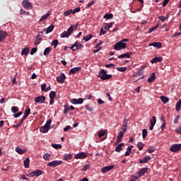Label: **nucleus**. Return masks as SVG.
<instances>
[{
	"label": "nucleus",
	"mask_w": 181,
	"mask_h": 181,
	"mask_svg": "<svg viewBox=\"0 0 181 181\" xmlns=\"http://www.w3.org/2000/svg\"><path fill=\"white\" fill-rule=\"evenodd\" d=\"M112 77V75L111 74H107L106 71L104 69H101L99 72V78H100L101 80H109Z\"/></svg>",
	"instance_id": "f257e3e1"
},
{
	"label": "nucleus",
	"mask_w": 181,
	"mask_h": 181,
	"mask_svg": "<svg viewBox=\"0 0 181 181\" xmlns=\"http://www.w3.org/2000/svg\"><path fill=\"white\" fill-rule=\"evenodd\" d=\"M74 32V25L70 26L68 28V31H64L63 33L60 35L61 38L69 37Z\"/></svg>",
	"instance_id": "f03ea898"
},
{
	"label": "nucleus",
	"mask_w": 181,
	"mask_h": 181,
	"mask_svg": "<svg viewBox=\"0 0 181 181\" xmlns=\"http://www.w3.org/2000/svg\"><path fill=\"white\" fill-rule=\"evenodd\" d=\"M127 44L124 42H117L113 45V49L116 51L122 50L126 48Z\"/></svg>",
	"instance_id": "7ed1b4c3"
},
{
	"label": "nucleus",
	"mask_w": 181,
	"mask_h": 181,
	"mask_svg": "<svg viewBox=\"0 0 181 181\" xmlns=\"http://www.w3.org/2000/svg\"><path fill=\"white\" fill-rule=\"evenodd\" d=\"M41 175H42V171L37 170H35V171L29 173V174L26 175V176L30 177H33L34 176L39 177Z\"/></svg>",
	"instance_id": "20e7f679"
},
{
	"label": "nucleus",
	"mask_w": 181,
	"mask_h": 181,
	"mask_svg": "<svg viewBox=\"0 0 181 181\" xmlns=\"http://www.w3.org/2000/svg\"><path fill=\"white\" fill-rule=\"evenodd\" d=\"M59 165H62V160H53L52 162L48 163V164H47V166L56 168Z\"/></svg>",
	"instance_id": "39448f33"
},
{
	"label": "nucleus",
	"mask_w": 181,
	"mask_h": 181,
	"mask_svg": "<svg viewBox=\"0 0 181 181\" xmlns=\"http://www.w3.org/2000/svg\"><path fill=\"white\" fill-rule=\"evenodd\" d=\"M45 100H46V98L43 95H41L35 98L34 102L35 103L43 104Z\"/></svg>",
	"instance_id": "423d86ee"
},
{
	"label": "nucleus",
	"mask_w": 181,
	"mask_h": 181,
	"mask_svg": "<svg viewBox=\"0 0 181 181\" xmlns=\"http://www.w3.org/2000/svg\"><path fill=\"white\" fill-rule=\"evenodd\" d=\"M180 150H181V144H174L170 148V151L173 153H176Z\"/></svg>",
	"instance_id": "0eeeda50"
},
{
	"label": "nucleus",
	"mask_w": 181,
	"mask_h": 181,
	"mask_svg": "<svg viewBox=\"0 0 181 181\" xmlns=\"http://www.w3.org/2000/svg\"><path fill=\"white\" fill-rule=\"evenodd\" d=\"M83 47L81 43H78V42H75L71 47H70V49H71L74 52H76V50L80 49L81 47Z\"/></svg>",
	"instance_id": "6e6552de"
},
{
	"label": "nucleus",
	"mask_w": 181,
	"mask_h": 181,
	"mask_svg": "<svg viewBox=\"0 0 181 181\" xmlns=\"http://www.w3.org/2000/svg\"><path fill=\"white\" fill-rule=\"evenodd\" d=\"M66 78L64 73L60 74L59 76L57 77V82L59 83H64V80Z\"/></svg>",
	"instance_id": "1a4fd4ad"
},
{
	"label": "nucleus",
	"mask_w": 181,
	"mask_h": 181,
	"mask_svg": "<svg viewBox=\"0 0 181 181\" xmlns=\"http://www.w3.org/2000/svg\"><path fill=\"white\" fill-rule=\"evenodd\" d=\"M71 103L74 105H81L83 103V99L82 98H80L78 99L73 98L71 100Z\"/></svg>",
	"instance_id": "9d476101"
},
{
	"label": "nucleus",
	"mask_w": 181,
	"mask_h": 181,
	"mask_svg": "<svg viewBox=\"0 0 181 181\" xmlns=\"http://www.w3.org/2000/svg\"><path fill=\"white\" fill-rule=\"evenodd\" d=\"M87 158V154L85 152H81L75 155V159H85Z\"/></svg>",
	"instance_id": "9b49d317"
},
{
	"label": "nucleus",
	"mask_w": 181,
	"mask_h": 181,
	"mask_svg": "<svg viewBox=\"0 0 181 181\" xmlns=\"http://www.w3.org/2000/svg\"><path fill=\"white\" fill-rule=\"evenodd\" d=\"M112 169H114V165L105 166L104 168H101V173H106Z\"/></svg>",
	"instance_id": "f8f14e48"
},
{
	"label": "nucleus",
	"mask_w": 181,
	"mask_h": 181,
	"mask_svg": "<svg viewBox=\"0 0 181 181\" xmlns=\"http://www.w3.org/2000/svg\"><path fill=\"white\" fill-rule=\"evenodd\" d=\"M150 160H151V157H150L149 156H147L146 157L140 159L139 160V164H145V163H148V161H150Z\"/></svg>",
	"instance_id": "ddd939ff"
},
{
	"label": "nucleus",
	"mask_w": 181,
	"mask_h": 181,
	"mask_svg": "<svg viewBox=\"0 0 181 181\" xmlns=\"http://www.w3.org/2000/svg\"><path fill=\"white\" fill-rule=\"evenodd\" d=\"M132 54V52H126L124 54H122L121 55H118V59H129L131 58V55Z\"/></svg>",
	"instance_id": "4468645a"
},
{
	"label": "nucleus",
	"mask_w": 181,
	"mask_h": 181,
	"mask_svg": "<svg viewBox=\"0 0 181 181\" xmlns=\"http://www.w3.org/2000/svg\"><path fill=\"white\" fill-rule=\"evenodd\" d=\"M22 5L24 8L31 9V4L28 0L23 1Z\"/></svg>",
	"instance_id": "2eb2a0df"
},
{
	"label": "nucleus",
	"mask_w": 181,
	"mask_h": 181,
	"mask_svg": "<svg viewBox=\"0 0 181 181\" xmlns=\"http://www.w3.org/2000/svg\"><path fill=\"white\" fill-rule=\"evenodd\" d=\"M81 69V66L78 67H74L71 69H70L69 74H76L77 72L80 71Z\"/></svg>",
	"instance_id": "dca6fc26"
},
{
	"label": "nucleus",
	"mask_w": 181,
	"mask_h": 181,
	"mask_svg": "<svg viewBox=\"0 0 181 181\" xmlns=\"http://www.w3.org/2000/svg\"><path fill=\"white\" fill-rule=\"evenodd\" d=\"M7 33L5 31H0V42H4L6 39Z\"/></svg>",
	"instance_id": "f3484780"
},
{
	"label": "nucleus",
	"mask_w": 181,
	"mask_h": 181,
	"mask_svg": "<svg viewBox=\"0 0 181 181\" xmlns=\"http://www.w3.org/2000/svg\"><path fill=\"white\" fill-rule=\"evenodd\" d=\"M162 60H163V58H162L160 57H156L155 58H153L151 60V63L155 64L157 62H162Z\"/></svg>",
	"instance_id": "a211bd4d"
},
{
	"label": "nucleus",
	"mask_w": 181,
	"mask_h": 181,
	"mask_svg": "<svg viewBox=\"0 0 181 181\" xmlns=\"http://www.w3.org/2000/svg\"><path fill=\"white\" fill-rule=\"evenodd\" d=\"M113 25L114 23H104L103 28H101L104 29L105 30H109V29L112 28Z\"/></svg>",
	"instance_id": "6ab92c4d"
},
{
	"label": "nucleus",
	"mask_w": 181,
	"mask_h": 181,
	"mask_svg": "<svg viewBox=\"0 0 181 181\" xmlns=\"http://www.w3.org/2000/svg\"><path fill=\"white\" fill-rule=\"evenodd\" d=\"M148 46H153V47H156L157 49H160L162 47V43L160 42H151L148 45Z\"/></svg>",
	"instance_id": "aec40b11"
},
{
	"label": "nucleus",
	"mask_w": 181,
	"mask_h": 181,
	"mask_svg": "<svg viewBox=\"0 0 181 181\" xmlns=\"http://www.w3.org/2000/svg\"><path fill=\"white\" fill-rule=\"evenodd\" d=\"M53 29H54V25H49V27L43 29V31L46 32V34H49L53 31Z\"/></svg>",
	"instance_id": "412c9836"
},
{
	"label": "nucleus",
	"mask_w": 181,
	"mask_h": 181,
	"mask_svg": "<svg viewBox=\"0 0 181 181\" xmlns=\"http://www.w3.org/2000/svg\"><path fill=\"white\" fill-rule=\"evenodd\" d=\"M49 130V126H43L40 129V132L41 133H47V132Z\"/></svg>",
	"instance_id": "4be33fe9"
},
{
	"label": "nucleus",
	"mask_w": 181,
	"mask_h": 181,
	"mask_svg": "<svg viewBox=\"0 0 181 181\" xmlns=\"http://www.w3.org/2000/svg\"><path fill=\"white\" fill-rule=\"evenodd\" d=\"M155 80H156V74L152 73V74H151L150 77L147 79V82L151 83V82L155 81Z\"/></svg>",
	"instance_id": "5701e85b"
},
{
	"label": "nucleus",
	"mask_w": 181,
	"mask_h": 181,
	"mask_svg": "<svg viewBox=\"0 0 181 181\" xmlns=\"http://www.w3.org/2000/svg\"><path fill=\"white\" fill-rule=\"evenodd\" d=\"M148 172V168H144L139 171V176L141 177Z\"/></svg>",
	"instance_id": "b1692460"
},
{
	"label": "nucleus",
	"mask_w": 181,
	"mask_h": 181,
	"mask_svg": "<svg viewBox=\"0 0 181 181\" xmlns=\"http://www.w3.org/2000/svg\"><path fill=\"white\" fill-rule=\"evenodd\" d=\"M180 107H181V99H180L179 101H177V103H176L175 111L177 112H180Z\"/></svg>",
	"instance_id": "393cba45"
},
{
	"label": "nucleus",
	"mask_w": 181,
	"mask_h": 181,
	"mask_svg": "<svg viewBox=\"0 0 181 181\" xmlns=\"http://www.w3.org/2000/svg\"><path fill=\"white\" fill-rule=\"evenodd\" d=\"M73 159V155L71 154H65L64 155V160L69 161V160Z\"/></svg>",
	"instance_id": "a878e982"
},
{
	"label": "nucleus",
	"mask_w": 181,
	"mask_h": 181,
	"mask_svg": "<svg viewBox=\"0 0 181 181\" xmlns=\"http://www.w3.org/2000/svg\"><path fill=\"white\" fill-rule=\"evenodd\" d=\"M30 162V160L29 159V158H26L25 160H24L23 162L24 168H29Z\"/></svg>",
	"instance_id": "bb28decb"
},
{
	"label": "nucleus",
	"mask_w": 181,
	"mask_h": 181,
	"mask_svg": "<svg viewBox=\"0 0 181 181\" xmlns=\"http://www.w3.org/2000/svg\"><path fill=\"white\" fill-rule=\"evenodd\" d=\"M122 132H127V119H124V121H123V125L122 126Z\"/></svg>",
	"instance_id": "cd10ccee"
},
{
	"label": "nucleus",
	"mask_w": 181,
	"mask_h": 181,
	"mask_svg": "<svg viewBox=\"0 0 181 181\" xmlns=\"http://www.w3.org/2000/svg\"><path fill=\"white\" fill-rule=\"evenodd\" d=\"M133 147H134L133 146H130L129 147H128V148H127V151H126V153H125V156H126V157H128V156H129V155H131L132 148Z\"/></svg>",
	"instance_id": "c85d7f7f"
},
{
	"label": "nucleus",
	"mask_w": 181,
	"mask_h": 181,
	"mask_svg": "<svg viewBox=\"0 0 181 181\" xmlns=\"http://www.w3.org/2000/svg\"><path fill=\"white\" fill-rule=\"evenodd\" d=\"M93 35L91 34L87 35V36L83 37L84 42H88L90 39H92Z\"/></svg>",
	"instance_id": "c756f323"
},
{
	"label": "nucleus",
	"mask_w": 181,
	"mask_h": 181,
	"mask_svg": "<svg viewBox=\"0 0 181 181\" xmlns=\"http://www.w3.org/2000/svg\"><path fill=\"white\" fill-rule=\"evenodd\" d=\"M16 152H17L18 154L23 155L24 154V153H25V151L22 148H20L19 147H17L16 148Z\"/></svg>",
	"instance_id": "7c9ffc66"
},
{
	"label": "nucleus",
	"mask_w": 181,
	"mask_h": 181,
	"mask_svg": "<svg viewBox=\"0 0 181 181\" xmlns=\"http://www.w3.org/2000/svg\"><path fill=\"white\" fill-rule=\"evenodd\" d=\"M160 100L164 104H167L169 102V99L165 96H160Z\"/></svg>",
	"instance_id": "2f4dec72"
},
{
	"label": "nucleus",
	"mask_w": 181,
	"mask_h": 181,
	"mask_svg": "<svg viewBox=\"0 0 181 181\" xmlns=\"http://www.w3.org/2000/svg\"><path fill=\"white\" fill-rule=\"evenodd\" d=\"M123 143L117 145V147L115 149V151L117 153L120 152L122 150Z\"/></svg>",
	"instance_id": "473e14b6"
},
{
	"label": "nucleus",
	"mask_w": 181,
	"mask_h": 181,
	"mask_svg": "<svg viewBox=\"0 0 181 181\" xmlns=\"http://www.w3.org/2000/svg\"><path fill=\"white\" fill-rule=\"evenodd\" d=\"M160 26V23H158L156 26H153L148 29V33H151L152 32L155 31L156 29H157Z\"/></svg>",
	"instance_id": "72a5a7b5"
},
{
	"label": "nucleus",
	"mask_w": 181,
	"mask_h": 181,
	"mask_svg": "<svg viewBox=\"0 0 181 181\" xmlns=\"http://www.w3.org/2000/svg\"><path fill=\"white\" fill-rule=\"evenodd\" d=\"M29 54V49L24 48L21 50V55H28Z\"/></svg>",
	"instance_id": "f704fd0d"
},
{
	"label": "nucleus",
	"mask_w": 181,
	"mask_h": 181,
	"mask_svg": "<svg viewBox=\"0 0 181 181\" xmlns=\"http://www.w3.org/2000/svg\"><path fill=\"white\" fill-rule=\"evenodd\" d=\"M145 144H143L141 141H139L138 144L136 145V147L139 148V151H141L144 149V146Z\"/></svg>",
	"instance_id": "c9c22d12"
},
{
	"label": "nucleus",
	"mask_w": 181,
	"mask_h": 181,
	"mask_svg": "<svg viewBox=\"0 0 181 181\" xmlns=\"http://www.w3.org/2000/svg\"><path fill=\"white\" fill-rule=\"evenodd\" d=\"M71 13L73 14V10L72 9L68 10L64 12V16L68 17L69 16L71 15Z\"/></svg>",
	"instance_id": "e433bc0d"
},
{
	"label": "nucleus",
	"mask_w": 181,
	"mask_h": 181,
	"mask_svg": "<svg viewBox=\"0 0 181 181\" xmlns=\"http://www.w3.org/2000/svg\"><path fill=\"white\" fill-rule=\"evenodd\" d=\"M50 13L48 12L46 14L43 15L42 17H41V19H40V21H43L46 19H47V18L49 16Z\"/></svg>",
	"instance_id": "4c0bfd02"
},
{
	"label": "nucleus",
	"mask_w": 181,
	"mask_h": 181,
	"mask_svg": "<svg viewBox=\"0 0 181 181\" xmlns=\"http://www.w3.org/2000/svg\"><path fill=\"white\" fill-rule=\"evenodd\" d=\"M49 52H51V48H50V47H47V48L45 49V51H43V55L47 56V54H49Z\"/></svg>",
	"instance_id": "58836bf2"
},
{
	"label": "nucleus",
	"mask_w": 181,
	"mask_h": 181,
	"mask_svg": "<svg viewBox=\"0 0 181 181\" xmlns=\"http://www.w3.org/2000/svg\"><path fill=\"white\" fill-rule=\"evenodd\" d=\"M56 92L55 91H51L49 93V99H54L56 98Z\"/></svg>",
	"instance_id": "ea45409f"
},
{
	"label": "nucleus",
	"mask_w": 181,
	"mask_h": 181,
	"mask_svg": "<svg viewBox=\"0 0 181 181\" xmlns=\"http://www.w3.org/2000/svg\"><path fill=\"white\" fill-rule=\"evenodd\" d=\"M49 157H51V154L48 153H46V154L43 155V159H45L46 161L49 160Z\"/></svg>",
	"instance_id": "a19ab883"
},
{
	"label": "nucleus",
	"mask_w": 181,
	"mask_h": 181,
	"mask_svg": "<svg viewBox=\"0 0 181 181\" xmlns=\"http://www.w3.org/2000/svg\"><path fill=\"white\" fill-rule=\"evenodd\" d=\"M64 114H67L70 110H71V109L69 108L68 105H65V106H64Z\"/></svg>",
	"instance_id": "79ce46f5"
},
{
	"label": "nucleus",
	"mask_w": 181,
	"mask_h": 181,
	"mask_svg": "<svg viewBox=\"0 0 181 181\" xmlns=\"http://www.w3.org/2000/svg\"><path fill=\"white\" fill-rule=\"evenodd\" d=\"M113 17H114L113 14H109V13L105 14V16H104V18L107 19V20L111 19Z\"/></svg>",
	"instance_id": "37998d69"
},
{
	"label": "nucleus",
	"mask_w": 181,
	"mask_h": 181,
	"mask_svg": "<svg viewBox=\"0 0 181 181\" xmlns=\"http://www.w3.org/2000/svg\"><path fill=\"white\" fill-rule=\"evenodd\" d=\"M11 110L12 112H13V113H17V112H18L19 109H18V107L13 106V107H12L11 108Z\"/></svg>",
	"instance_id": "c03bdc74"
},
{
	"label": "nucleus",
	"mask_w": 181,
	"mask_h": 181,
	"mask_svg": "<svg viewBox=\"0 0 181 181\" xmlns=\"http://www.w3.org/2000/svg\"><path fill=\"white\" fill-rule=\"evenodd\" d=\"M105 135V131H104V130H101L100 132H99L98 133V136H99V138H102Z\"/></svg>",
	"instance_id": "a18cd8bd"
},
{
	"label": "nucleus",
	"mask_w": 181,
	"mask_h": 181,
	"mask_svg": "<svg viewBox=\"0 0 181 181\" xmlns=\"http://www.w3.org/2000/svg\"><path fill=\"white\" fill-rule=\"evenodd\" d=\"M116 69L117 70V71L124 72L127 71V67H117L116 68Z\"/></svg>",
	"instance_id": "49530a36"
},
{
	"label": "nucleus",
	"mask_w": 181,
	"mask_h": 181,
	"mask_svg": "<svg viewBox=\"0 0 181 181\" xmlns=\"http://www.w3.org/2000/svg\"><path fill=\"white\" fill-rule=\"evenodd\" d=\"M156 122V119L155 116H152V118L150 120L151 125H155Z\"/></svg>",
	"instance_id": "de8ad7c7"
},
{
	"label": "nucleus",
	"mask_w": 181,
	"mask_h": 181,
	"mask_svg": "<svg viewBox=\"0 0 181 181\" xmlns=\"http://www.w3.org/2000/svg\"><path fill=\"white\" fill-rule=\"evenodd\" d=\"M148 136V130L146 129H143V139H145Z\"/></svg>",
	"instance_id": "09e8293b"
},
{
	"label": "nucleus",
	"mask_w": 181,
	"mask_h": 181,
	"mask_svg": "<svg viewBox=\"0 0 181 181\" xmlns=\"http://www.w3.org/2000/svg\"><path fill=\"white\" fill-rule=\"evenodd\" d=\"M84 107L86 108V110H87L89 112L92 113L93 112V108L92 107L89 106V105H86L84 106Z\"/></svg>",
	"instance_id": "8fccbe9b"
},
{
	"label": "nucleus",
	"mask_w": 181,
	"mask_h": 181,
	"mask_svg": "<svg viewBox=\"0 0 181 181\" xmlns=\"http://www.w3.org/2000/svg\"><path fill=\"white\" fill-rule=\"evenodd\" d=\"M58 40H54L53 41H52L51 45L54 47V49H56L57 46L58 45Z\"/></svg>",
	"instance_id": "3c124183"
},
{
	"label": "nucleus",
	"mask_w": 181,
	"mask_h": 181,
	"mask_svg": "<svg viewBox=\"0 0 181 181\" xmlns=\"http://www.w3.org/2000/svg\"><path fill=\"white\" fill-rule=\"evenodd\" d=\"M52 147L54 148L55 149H61L62 148V145L52 144Z\"/></svg>",
	"instance_id": "603ef678"
},
{
	"label": "nucleus",
	"mask_w": 181,
	"mask_h": 181,
	"mask_svg": "<svg viewBox=\"0 0 181 181\" xmlns=\"http://www.w3.org/2000/svg\"><path fill=\"white\" fill-rule=\"evenodd\" d=\"M36 52H37V48L34 47L31 49V51H30V54L33 55Z\"/></svg>",
	"instance_id": "864d4df0"
},
{
	"label": "nucleus",
	"mask_w": 181,
	"mask_h": 181,
	"mask_svg": "<svg viewBox=\"0 0 181 181\" xmlns=\"http://www.w3.org/2000/svg\"><path fill=\"white\" fill-rule=\"evenodd\" d=\"M42 41V39H36V40H35L34 45H36V46H37V45H40V43Z\"/></svg>",
	"instance_id": "5fc2aeb1"
},
{
	"label": "nucleus",
	"mask_w": 181,
	"mask_h": 181,
	"mask_svg": "<svg viewBox=\"0 0 181 181\" xmlns=\"http://www.w3.org/2000/svg\"><path fill=\"white\" fill-rule=\"evenodd\" d=\"M21 15L29 16V12H26L25 11L21 9Z\"/></svg>",
	"instance_id": "6e6d98bb"
},
{
	"label": "nucleus",
	"mask_w": 181,
	"mask_h": 181,
	"mask_svg": "<svg viewBox=\"0 0 181 181\" xmlns=\"http://www.w3.org/2000/svg\"><path fill=\"white\" fill-rule=\"evenodd\" d=\"M123 135H124V132H119V133H118L117 139H122Z\"/></svg>",
	"instance_id": "4d7b16f0"
},
{
	"label": "nucleus",
	"mask_w": 181,
	"mask_h": 181,
	"mask_svg": "<svg viewBox=\"0 0 181 181\" xmlns=\"http://www.w3.org/2000/svg\"><path fill=\"white\" fill-rule=\"evenodd\" d=\"M175 133H176V134H179L180 135H181V127H176V129H175Z\"/></svg>",
	"instance_id": "13d9d810"
},
{
	"label": "nucleus",
	"mask_w": 181,
	"mask_h": 181,
	"mask_svg": "<svg viewBox=\"0 0 181 181\" xmlns=\"http://www.w3.org/2000/svg\"><path fill=\"white\" fill-rule=\"evenodd\" d=\"M22 114H23L22 112H18V113H16V114H14V115H13V117H14V118H18L20 116L22 115Z\"/></svg>",
	"instance_id": "bf43d9fd"
},
{
	"label": "nucleus",
	"mask_w": 181,
	"mask_h": 181,
	"mask_svg": "<svg viewBox=\"0 0 181 181\" xmlns=\"http://www.w3.org/2000/svg\"><path fill=\"white\" fill-rule=\"evenodd\" d=\"M51 123H52V119H49L47 120L46 124H45L44 127H49V125H51Z\"/></svg>",
	"instance_id": "052dcab7"
},
{
	"label": "nucleus",
	"mask_w": 181,
	"mask_h": 181,
	"mask_svg": "<svg viewBox=\"0 0 181 181\" xmlns=\"http://www.w3.org/2000/svg\"><path fill=\"white\" fill-rule=\"evenodd\" d=\"M30 115V108H26L24 115Z\"/></svg>",
	"instance_id": "680f3d73"
},
{
	"label": "nucleus",
	"mask_w": 181,
	"mask_h": 181,
	"mask_svg": "<svg viewBox=\"0 0 181 181\" xmlns=\"http://www.w3.org/2000/svg\"><path fill=\"white\" fill-rule=\"evenodd\" d=\"M89 169V165H84L83 168H82V171H86L87 170Z\"/></svg>",
	"instance_id": "e2e57ef3"
},
{
	"label": "nucleus",
	"mask_w": 181,
	"mask_h": 181,
	"mask_svg": "<svg viewBox=\"0 0 181 181\" xmlns=\"http://www.w3.org/2000/svg\"><path fill=\"white\" fill-rule=\"evenodd\" d=\"M138 180V177L136 175L132 176V179L129 181H136Z\"/></svg>",
	"instance_id": "0e129e2a"
},
{
	"label": "nucleus",
	"mask_w": 181,
	"mask_h": 181,
	"mask_svg": "<svg viewBox=\"0 0 181 181\" xmlns=\"http://www.w3.org/2000/svg\"><path fill=\"white\" fill-rule=\"evenodd\" d=\"M42 34H43L42 32L38 33L37 35H36V39H42L41 38V36H42Z\"/></svg>",
	"instance_id": "69168bd1"
},
{
	"label": "nucleus",
	"mask_w": 181,
	"mask_h": 181,
	"mask_svg": "<svg viewBox=\"0 0 181 181\" xmlns=\"http://www.w3.org/2000/svg\"><path fill=\"white\" fill-rule=\"evenodd\" d=\"M95 4V1H92L89 2L88 5H87V8H90V6L94 5Z\"/></svg>",
	"instance_id": "338daca9"
},
{
	"label": "nucleus",
	"mask_w": 181,
	"mask_h": 181,
	"mask_svg": "<svg viewBox=\"0 0 181 181\" xmlns=\"http://www.w3.org/2000/svg\"><path fill=\"white\" fill-rule=\"evenodd\" d=\"M105 29H103V28H100V34H99V35H105L106 34V30H104Z\"/></svg>",
	"instance_id": "774afa93"
}]
</instances>
